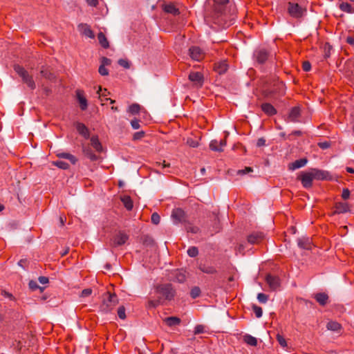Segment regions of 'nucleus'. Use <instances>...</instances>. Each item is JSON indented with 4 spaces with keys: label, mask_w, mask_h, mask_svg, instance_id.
Here are the masks:
<instances>
[{
    "label": "nucleus",
    "mask_w": 354,
    "mask_h": 354,
    "mask_svg": "<svg viewBox=\"0 0 354 354\" xmlns=\"http://www.w3.org/2000/svg\"><path fill=\"white\" fill-rule=\"evenodd\" d=\"M28 286H29L30 289H31L32 290H35L39 288L40 290L42 292L44 290L43 288L39 287V285L37 284V283L33 280H31L29 281Z\"/></svg>",
    "instance_id": "46"
},
{
    "label": "nucleus",
    "mask_w": 354,
    "mask_h": 354,
    "mask_svg": "<svg viewBox=\"0 0 354 354\" xmlns=\"http://www.w3.org/2000/svg\"><path fill=\"white\" fill-rule=\"evenodd\" d=\"M318 146L322 149H326L330 147V143L328 142H319Z\"/></svg>",
    "instance_id": "62"
},
{
    "label": "nucleus",
    "mask_w": 354,
    "mask_h": 354,
    "mask_svg": "<svg viewBox=\"0 0 354 354\" xmlns=\"http://www.w3.org/2000/svg\"><path fill=\"white\" fill-rule=\"evenodd\" d=\"M326 328L329 330H331V331H333V332H335L337 333H341L342 330V326L337 322L329 321L326 324Z\"/></svg>",
    "instance_id": "23"
},
{
    "label": "nucleus",
    "mask_w": 354,
    "mask_h": 354,
    "mask_svg": "<svg viewBox=\"0 0 354 354\" xmlns=\"http://www.w3.org/2000/svg\"><path fill=\"white\" fill-rule=\"evenodd\" d=\"M267 283L272 290H277L280 286L279 278L272 274H268L266 277Z\"/></svg>",
    "instance_id": "16"
},
{
    "label": "nucleus",
    "mask_w": 354,
    "mask_h": 354,
    "mask_svg": "<svg viewBox=\"0 0 354 354\" xmlns=\"http://www.w3.org/2000/svg\"><path fill=\"white\" fill-rule=\"evenodd\" d=\"M266 145V140L263 138H260L257 140V146L259 147Z\"/></svg>",
    "instance_id": "63"
},
{
    "label": "nucleus",
    "mask_w": 354,
    "mask_h": 354,
    "mask_svg": "<svg viewBox=\"0 0 354 354\" xmlns=\"http://www.w3.org/2000/svg\"><path fill=\"white\" fill-rule=\"evenodd\" d=\"M57 156L59 158L68 160L73 165H75L77 162L76 157L69 153L59 152L57 153Z\"/></svg>",
    "instance_id": "31"
},
{
    "label": "nucleus",
    "mask_w": 354,
    "mask_h": 354,
    "mask_svg": "<svg viewBox=\"0 0 354 354\" xmlns=\"http://www.w3.org/2000/svg\"><path fill=\"white\" fill-rule=\"evenodd\" d=\"M99 73L102 76H106L109 75L108 69L104 66L103 65H100L98 68Z\"/></svg>",
    "instance_id": "54"
},
{
    "label": "nucleus",
    "mask_w": 354,
    "mask_h": 354,
    "mask_svg": "<svg viewBox=\"0 0 354 354\" xmlns=\"http://www.w3.org/2000/svg\"><path fill=\"white\" fill-rule=\"evenodd\" d=\"M201 289L198 286H194L191 289L190 296L192 299H196L201 295Z\"/></svg>",
    "instance_id": "39"
},
{
    "label": "nucleus",
    "mask_w": 354,
    "mask_h": 354,
    "mask_svg": "<svg viewBox=\"0 0 354 354\" xmlns=\"http://www.w3.org/2000/svg\"><path fill=\"white\" fill-rule=\"evenodd\" d=\"M53 165L62 169L66 170L69 169V165L67 162L62 160L54 161L53 162Z\"/></svg>",
    "instance_id": "37"
},
{
    "label": "nucleus",
    "mask_w": 354,
    "mask_h": 354,
    "mask_svg": "<svg viewBox=\"0 0 354 354\" xmlns=\"http://www.w3.org/2000/svg\"><path fill=\"white\" fill-rule=\"evenodd\" d=\"M301 115L300 108L299 106L292 107L288 116V122H297Z\"/></svg>",
    "instance_id": "17"
},
{
    "label": "nucleus",
    "mask_w": 354,
    "mask_h": 354,
    "mask_svg": "<svg viewBox=\"0 0 354 354\" xmlns=\"http://www.w3.org/2000/svg\"><path fill=\"white\" fill-rule=\"evenodd\" d=\"M145 135V132L143 131L136 132L133 136V140H141L142 138H144Z\"/></svg>",
    "instance_id": "51"
},
{
    "label": "nucleus",
    "mask_w": 354,
    "mask_h": 354,
    "mask_svg": "<svg viewBox=\"0 0 354 354\" xmlns=\"http://www.w3.org/2000/svg\"><path fill=\"white\" fill-rule=\"evenodd\" d=\"M76 129L77 132L82 136L84 138L88 139L90 136L88 129L81 122H77L76 125Z\"/></svg>",
    "instance_id": "22"
},
{
    "label": "nucleus",
    "mask_w": 354,
    "mask_h": 354,
    "mask_svg": "<svg viewBox=\"0 0 354 354\" xmlns=\"http://www.w3.org/2000/svg\"><path fill=\"white\" fill-rule=\"evenodd\" d=\"M264 234L261 232H254L248 236V241L251 244L260 243L264 239Z\"/></svg>",
    "instance_id": "15"
},
{
    "label": "nucleus",
    "mask_w": 354,
    "mask_h": 354,
    "mask_svg": "<svg viewBox=\"0 0 354 354\" xmlns=\"http://www.w3.org/2000/svg\"><path fill=\"white\" fill-rule=\"evenodd\" d=\"M118 304V299L115 293L107 292L103 297V301L100 306V310L103 313L111 312Z\"/></svg>",
    "instance_id": "2"
},
{
    "label": "nucleus",
    "mask_w": 354,
    "mask_h": 354,
    "mask_svg": "<svg viewBox=\"0 0 354 354\" xmlns=\"http://www.w3.org/2000/svg\"><path fill=\"white\" fill-rule=\"evenodd\" d=\"M302 68L304 71L308 72L311 69V64L308 61H305L303 62Z\"/></svg>",
    "instance_id": "57"
},
{
    "label": "nucleus",
    "mask_w": 354,
    "mask_h": 354,
    "mask_svg": "<svg viewBox=\"0 0 354 354\" xmlns=\"http://www.w3.org/2000/svg\"><path fill=\"white\" fill-rule=\"evenodd\" d=\"M91 145L95 149L96 151H102L103 148L102 144L99 141L98 137L97 136H93L91 138Z\"/></svg>",
    "instance_id": "30"
},
{
    "label": "nucleus",
    "mask_w": 354,
    "mask_h": 354,
    "mask_svg": "<svg viewBox=\"0 0 354 354\" xmlns=\"http://www.w3.org/2000/svg\"><path fill=\"white\" fill-rule=\"evenodd\" d=\"M226 145L225 139L221 140H212L209 143V148L214 151L221 152L223 151V147Z\"/></svg>",
    "instance_id": "14"
},
{
    "label": "nucleus",
    "mask_w": 354,
    "mask_h": 354,
    "mask_svg": "<svg viewBox=\"0 0 354 354\" xmlns=\"http://www.w3.org/2000/svg\"><path fill=\"white\" fill-rule=\"evenodd\" d=\"M186 230L187 232L196 234L199 232V228L196 226L188 225L186 227Z\"/></svg>",
    "instance_id": "53"
},
{
    "label": "nucleus",
    "mask_w": 354,
    "mask_h": 354,
    "mask_svg": "<svg viewBox=\"0 0 354 354\" xmlns=\"http://www.w3.org/2000/svg\"><path fill=\"white\" fill-rule=\"evenodd\" d=\"M151 220L153 224L158 225L160 221V216L158 213L154 212L151 215Z\"/></svg>",
    "instance_id": "48"
},
{
    "label": "nucleus",
    "mask_w": 354,
    "mask_h": 354,
    "mask_svg": "<svg viewBox=\"0 0 354 354\" xmlns=\"http://www.w3.org/2000/svg\"><path fill=\"white\" fill-rule=\"evenodd\" d=\"M262 111L268 115H274L277 113L276 109L270 103H263L261 104Z\"/></svg>",
    "instance_id": "29"
},
{
    "label": "nucleus",
    "mask_w": 354,
    "mask_h": 354,
    "mask_svg": "<svg viewBox=\"0 0 354 354\" xmlns=\"http://www.w3.org/2000/svg\"><path fill=\"white\" fill-rule=\"evenodd\" d=\"M308 162V160L306 158L297 160L288 165L289 170H295L301 167H304Z\"/></svg>",
    "instance_id": "20"
},
{
    "label": "nucleus",
    "mask_w": 354,
    "mask_h": 354,
    "mask_svg": "<svg viewBox=\"0 0 354 354\" xmlns=\"http://www.w3.org/2000/svg\"><path fill=\"white\" fill-rule=\"evenodd\" d=\"M339 9L347 13H354V7L348 2H342L339 6Z\"/></svg>",
    "instance_id": "32"
},
{
    "label": "nucleus",
    "mask_w": 354,
    "mask_h": 354,
    "mask_svg": "<svg viewBox=\"0 0 354 354\" xmlns=\"http://www.w3.org/2000/svg\"><path fill=\"white\" fill-rule=\"evenodd\" d=\"M350 196V191L348 190V189L347 188H345L343 189L342 191V197L344 200H346L349 198Z\"/></svg>",
    "instance_id": "61"
},
{
    "label": "nucleus",
    "mask_w": 354,
    "mask_h": 354,
    "mask_svg": "<svg viewBox=\"0 0 354 354\" xmlns=\"http://www.w3.org/2000/svg\"><path fill=\"white\" fill-rule=\"evenodd\" d=\"M298 246L304 250H310L311 249V241L308 237H301L298 239L297 241Z\"/></svg>",
    "instance_id": "25"
},
{
    "label": "nucleus",
    "mask_w": 354,
    "mask_h": 354,
    "mask_svg": "<svg viewBox=\"0 0 354 354\" xmlns=\"http://www.w3.org/2000/svg\"><path fill=\"white\" fill-rule=\"evenodd\" d=\"M276 338L281 346H282L283 348H286L288 346L286 340L283 335L278 333L277 335Z\"/></svg>",
    "instance_id": "40"
},
{
    "label": "nucleus",
    "mask_w": 354,
    "mask_h": 354,
    "mask_svg": "<svg viewBox=\"0 0 354 354\" xmlns=\"http://www.w3.org/2000/svg\"><path fill=\"white\" fill-rule=\"evenodd\" d=\"M38 281L41 284H46L48 283L49 280L48 278L46 277L41 276L38 278Z\"/></svg>",
    "instance_id": "64"
},
{
    "label": "nucleus",
    "mask_w": 354,
    "mask_h": 354,
    "mask_svg": "<svg viewBox=\"0 0 354 354\" xmlns=\"http://www.w3.org/2000/svg\"><path fill=\"white\" fill-rule=\"evenodd\" d=\"M131 125L133 129H138L140 127V120L134 119L131 121Z\"/></svg>",
    "instance_id": "56"
},
{
    "label": "nucleus",
    "mask_w": 354,
    "mask_h": 354,
    "mask_svg": "<svg viewBox=\"0 0 354 354\" xmlns=\"http://www.w3.org/2000/svg\"><path fill=\"white\" fill-rule=\"evenodd\" d=\"M228 64L227 62V60L225 59L215 62L214 64V71L218 73L219 75H223L228 70Z\"/></svg>",
    "instance_id": "11"
},
{
    "label": "nucleus",
    "mask_w": 354,
    "mask_h": 354,
    "mask_svg": "<svg viewBox=\"0 0 354 354\" xmlns=\"http://www.w3.org/2000/svg\"><path fill=\"white\" fill-rule=\"evenodd\" d=\"M314 298L322 306H324L328 301V296L325 292H319L315 295Z\"/></svg>",
    "instance_id": "27"
},
{
    "label": "nucleus",
    "mask_w": 354,
    "mask_h": 354,
    "mask_svg": "<svg viewBox=\"0 0 354 354\" xmlns=\"http://www.w3.org/2000/svg\"><path fill=\"white\" fill-rule=\"evenodd\" d=\"M140 110V106L136 103L132 104L131 105H130L129 106V109H128V111L133 115L138 113Z\"/></svg>",
    "instance_id": "38"
},
{
    "label": "nucleus",
    "mask_w": 354,
    "mask_h": 354,
    "mask_svg": "<svg viewBox=\"0 0 354 354\" xmlns=\"http://www.w3.org/2000/svg\"><path fill=\"white\" fill-rule=\"evenodd\" d=\"M154 293L156 298L149 299L147 301V308H154L160 305H163L166 301L174 299L176 294L175 290L170 283L158 285L155 288Z\"/></svg>",
    "instance_id": "1"
},
{
    "label": "nucleus",
    "mask_w": 354,
    "mask_h": 354,
    "mask_svg": "<svg viewBox=\"0 0 354 354\" xmlns=\"http://www.w3.org/2000/svg\"><path fill=\"white\" fill-rule=\"evenodd\" d=\"M162 7L164 12L171 14L174 16H177L180 14L179 9L176 8L174 3L170 2L169 3H165Z\"/></svg>",
    "instance_id": "18"
},
{
    "label": "nucleus",
    "mask_w": 354,
    "mask_h": 354,
    "mask_svg": "<svg viewBox=\"0 0 354 354\" xmlns=\"http://www.w3.org/2000/svg\"><path fill=\"white\" fill-rule=\"evenodd\" d=\"M187 254L190 257H195L198 254V250L196 247H190L187 250Z\"/></svg>",
    "instance_id": "42"
},
{
    "label": "nucleus",
    "mask_w": 354,
    "mask_h": 354,
    "mask_svg": "<svg viewBox=\"0 0 354 354\" xmlns=\"http://www.w3.org/2000/svg\"><path fill=\"white\" fill-rule=\"evenodd\" d=\"M1 295L3 296L4 297L10 299V300L15 299V297L11 293H10L4 290H1Z\"/></svg>",
    "instance_id": "58"
},
{
    "label": "nucleus",
    "mask_w": 354,
    "mask_h": 354,
    "mask_svg": "<svg viewBox=\"0 0 354 354\" xmlns=\"http://www.w3.org/2000/svg\"><path fill=\"white\" fill-rule=\"evenodd\" d=\"M111 60L110 59L105 57H102L100 65H103L104 66H106L111 65Z\"/></svg>",
    "instance_id": "59"
},
{
    "label": "nucleus",
    "mask_w": 354,
    "mask_h": 354,
    "mask_svg": "<svg viewBox=\"0 0 354 354\" xmlns=\"http://www.w3.org/2000/svg\"><path fill=\"white\" fill-rule=\"evenodd\" d=\"M189 80L197 86H202L203 84V75L201 72H191Z\"/></svg>",
    "instance_id": "12"
},
{
    "label": "nucleus",
    "mask_w": 354,
    "mask_h": 354,
    "mask_svg": "<svg viewBox=\"0 0 354 354\" xmlns=\"http://www.w3.org/2000/svg\"><path fill=\"white\" fill-rule=\"evenodd\" d=\"M83 30H82V33L91 38V39H94L95 38V35H94V32H93V30L91 29L90 26L87 24H81L80 25Z\"/></svg>",
    "instance_id": "34"
},
{
    "label": "nucleus",
    "mask_w": 354,
    "mask_h": 354,
    "mask_svg": "<svg viewBox=\"0 0 354 354\" xmlns=\"http://www.w3.org/2000/svg\"><path fill=\"white\" fill-rule=\"evenodd\" d=\"M259 301L261 304H265L268 299V296L264 293H259L257 295Z\"/></svg>",
    "instance_id": "49"
},
{
    "label": "nucleus",
    "mask_w": 354,
    "mask_h": 354,
    "mask_svg": "<svg viewBox=\"0 0 354 354\" xmlns=\"http://www.w3.org/2000/svg\"><path fill=\"white\" fill-rule=\"evenodd\" d=\"M324 57L325 59H326L330 56V50L332 49V46L328 43H326L324 44Z\"/></svg>",
    "instance_id": "43"
},
{
    "label": "nucleus",
    "mask_w": 354,
    "mask_h": 354,
    "mask_svg": "<svg viewBox=\"0 0 354 354\" xmlns=\"http://www.w3.org/2000/svg\"><path fill=\"white\" fill-rule=\"evenodd\" d=\"M14 70L19 76L21 77L23 82L26 84L28 88L31 90H34L36 88L32 75H30L23 66L16 64L14 66Z\"/></svg>",
    "instance_id": "3"
},
{
    "label": "nucleus",
    "mask_w": 354,
    "mask_h": 354,
    "mask_svg": "<svg viewBox=\"0 0 354 354\" xmlns=\"http://www.w3.org/2000/svg\"><path fill=\"white\" fill-rule=\"evenodd\" d=\"M40 74L42 77L49 80H53L55 78V75L53 73L51 72V70L49 67H46L44 66H41L40 70Z\"/></svg>",
    "instance_id": "28"
},
{
    "label": "nucleus",
    "mask_w": 354,
    "mask_h": 354,
    "mask_svg": "<svg viewBox=\"0 0 354 354\" xmlns=\"http://www.w3.org/2000/svg\"><path fill=\"white\" fill-rule=\"evenodd\" d=\"M244 342L248 345L256 346L257 345V339L254 337H252L250 335H245L243 336Z\"/></svg>",
    "instance_id": "36"
},
{
    "label": "nucleus",
    "mask_w": 354,
    "mask_h": 354,
    "mask_svg": "<svg viewBox=\"0 0 354 354\" xmlns=\"http://www.w3.org/2000/svg\"><path fill=\"white\" fill-rule=\"evenodd\" d=\"M288 12L294 18H301L306 12V10L302 8L298 3L289 2L288 5Z\"/></svg>",
    "instance_id": "5"
},
{
    "label": "nucleus",
    "mask_w": 354,
    "mask_h": 354,
    "mask_svg": "<svg viewBox=\"0 0 354 354\" xmlns=\"http://www.w3.org/2000/svg\"><path fill=\"white\" fill-rule=\"evenodd\" d=\"M205 330V326L201 324L196 325L194 328V335H198L203 333Z\"/></svg>",
    "instance_id": "50"
},
{
    "label": "nucleus",
    "mask_w": 354,
    "mask_h": 354,
    "mask_svg": "<svg viewBox=\"0 0 354 354\" xmlns=\"http://www.w3.org/2000/svg\"><path fill=\"white\" fill-rule=\"evenodd\" d=\"M176 279L179 283H183L186 280V276L184 272H178L176 274Z\"/></svg>",
    "instance_id": "44"
},
{
    "label": "nucleus",
    "mask_w": 354,
    "mask_h": 354,
    "mask_svg": "<svg viewBox=\"0 0 354 354\" xmlns=\"http://www.w3.org/2000/svg\"><path fill=\"white\" fill-rule=\"evenodd\" d=\"M171 218L175 224L183 223L186 221L185 213L180 208L173 209L171 212Z\"/></svg>",
    "instance_id": "9"
},
{
    "label": "nucleus",
    "mask_w": 354,
    "mask_h": 354,
    "mask_svg": "<svg viewBox=\"0 0 354 354\" xmlns=\"http://www.w3.org/2000/svg\"><path fill=\"white\" fill-rule=\"evenodd\" d=\"M129 239V236L123 231H120L111 239V245L118 247L124 245Z\"/></svg>",
    "instance_id": "8"
},
{
    "label": "nucleus",
    "mask_w": 354,
    "mask_h": 354,
    "mask_svg": "<svg viewBox=\"0 0 354 354\" xmlns=\"http://www.w3.org/2000/svg\"><path fill=\"white\" fill-rule=\"evenodd\" d=\"M77 100L80 104L81 110L85 111L88 107V102L84 96V92L82 90L77 89L75 91Z\"/></svg>",
    "instance_id": "13"
},
{
    "label": "nucleus",
    "mask_w": 354,
    "mask_h": 354,
    "mask_svg": "<svg viewBox=\"0 0 354 354\" xmlns=\"http://www.w3.org/2000/svg\"><path fill=\"white\" fill-rule=\"evenodd\" d=\"M92 293V290L91 288L84 289L81 292V297H86L91 295Z\"/></svg>",
    "instance_id": "60"
},
{
    "label": "nucleus",
    "mask_w": 354,
    "mask_h": 354,
    "mask_svg": "<svg viewBox=\"0 0 354 354\" xmlns=\"http://www.w3.org/2000/svg\"><path fill=\"white\" fill-rule=\"evenodd\" d=\"M97 39L102 47H103L104 48H108L109 47V43L107 40V38L106 37L105 35L103 32H100L98 33Z\"/></svg>",
    "instance_id": "33"
},
{
    "label": "nucleus",
    "mask_w": 354,
    "mask_h": 354,
    "mask_svg": "<svg viewBox=\"0 0 354 354\" xmlns=\"http://www.w3.org/2000/svg\"><path fill=\"white\" fill-rule=\"evenodd\" d=\"M82 151L84 156L89 158L91 161H95L99 158V156L93 152L91 148L89 146L83 145Z\"/></svg>",
    "instance_id": "24"
},
{
    "label": "nucleus",
    "mask_w": 354,
    "mask_h": 354,
    "mask_svg": "<svg viewBox=\"0 0 354 354\" xmlns=\"http://www.w3.org/2000/svg\"><path fill=\"white\" fill-rule=\"evenodd\" d=\"M121 201L127 210H131L133 205V201L130 196H124L121 198Z\"/></svg>",
    "instance_id": "35"
},
{
    "label": "nucleus",
    "mask_w": 354,
    "mask_h": 354,
    "mask_svg": "<svg viewBox=\"0 0 354 354\" xmlns=\"http://www.w3.org/2000/svg\"><path fill=\"white\" fill-rule=\"evenodd\" d=\"M270 56V52L263 48H257L254 51L253 59L254 60L259 64H264Z\"/></svg>",
    "instance_id": "4"
},
{
    "label": "nucleus",
    "mask_w": 354,
    "mask_h": 354,
    "mask_svg": "<svg viewBox=\"0 0 354 354\" xmlns=\"http://www.w3.org/2000/svg\"><path fill=\"white\" fill-rule=\"evenodd\" d=\"M188 54L192 60L196 62H201L205 57V52L200 47L196 46L189 48Z\"/></svg>",
    "instance_id": "6"
},
{
    "label": "nucleus",
    "mask_w": 354,
    "mask_h": 354,
    "mask_svg": "<svg viewBox=\"0 0 354 354\" xmlns=\"http://www.w3.org/2000/svg\"><path fill=\"white\" fill-rule=\"evenodd\" d=\"M335 209L333 214H339L350 212L348 204L346 203H336L335 205Z\"/></svg>",
    "instance_id": "19"
},
{
    "label": "nucleus",
    "mask_w": 354,
    "mask_h": 354,
    "mask_svg": "<svg viewBox=\"0 0 354 354\" xmlns=\"http://www.w3.org/2000/svg\"><path fill=\"white\" fill-rule=\"evenodd\" d=\"M298 179L301 181L302 186L306 189H309L313 186V180L314 178L310 170L309 171L301 172L298 176Z\"/></svg>",
    "instance_id": "7"
},
{
    "label": "nucleus",
    "mask_w": 354,
    "mask_h": 354,
    "mask_svg": "<svg viewBox=\"0 0 354 354\" xmlns=\"http://www.w3.org/2000/svg\"><path fill=\"white\" fill-rule=\"evenodd\" d=\"M118 64L124 68H129L130 64L128 60L124 59H120L118 60Z\"/></svg>",
    "instance_id": "52"
},
{
    "label": "nucleus",
    "mask_w": 354,
    "mask_h": 354,
    "mask_svg": "<svg viewBox=\"0 0 354 354\" xmlns=\"http://www.w3.org/2000/svg\"><path fill=\"white\" fill-rule=\"evenodd\" d=\"M163 322L169 326L173 327L180 325L181 319L177 317H168L163 319Z\"/></svg>",
    "instance_id": "26"
},
{
    "label": "nucleus",
    "mask_w": 354,
    "mask_h": 354,
    "mask_svg": "<svg viewBox=\"0 0 354 354\" xmlns=\"http://www.w3.org/2000/svg\"><path fill=\"white\" fill-rule=\"evenodd\" d=\"M118 315L120 319H124L126 318L125 314V308L123 306H121L118 309Z\"/></svg>",
    "instance_id": "47"
},
{
    "label": "nucleus",
    "mask_w": 354,
    "mask_h": 354,
    "mask_svg": "<svg viewBox=\"0 0 354 354\" xmlns=\"http://www.w3.org/2000/svg\"><path fill=\"white\" fill-rule=\"evenodd\" d=\"M186 143L190 147L193 148L197 147L198 146V142L196 140H194L192 138H188L187 139Z\"/></svg>",
    "instance_id": "45"
},
{
    "label": "nucleus",
    "mask_w": 354,
    "mask_h": 354,
    "mask_svg": "<svg viewBox=\"0 0 354 354\" xmlns=\"http://www.w3.org/2000/svg\"><path fill=\"white\" fill-rule=\"evenodd\" d=\"M252 310L255 313V315L257 318L261 317L263 315V310L260 306H258L255 304L252 305Z\"/></svg>",
    "instance_id": "41"
},
{
    "label": "nucleus",
    "mask_w": 354,
    "mask_h": 354,
    "mask_svg": "<svg viewBox=\"0 0 354 354\" xmlns=\"http://www.w3.org/2000/svg\"><path fill=\"white\" fill-rule=\"evenodd\" d=\"M253 171L252 168L250 167H246L243 169H240L237 171V174L239 175H244L246 174H248L250 172H252Z\"/></svg>",
    "instance_id": "55"
},
{
    "label": "nucleus",
    "mask_w": 354,
    "mask_h": 354,
    "mask_svg": "<svg viewBox=\"0 0 354 354\" xmlns=\"http://www.w3.org/2000/svg\"><path fill=\"white\" fill-rule=\"evenodd\" d=\"M198 269L203 273L208 274H214L217 273V270L214 266L205 263H201L198 266Z\"/></svg>",
    "instance_id": "21"
},
{
    "label": "nucleus",
    "mask_w": 354,
    "mask_h": 354,
    "mask_svg": "<svg viewBox=\"0 0 354 354\" xmlns=\"http://www.w3.org/2000/svg\"><path fill=\"white\" fill-rule=\"evenodd\" d=\"M310 171L314 179L319 180L330 179V174L326 171L320 170L318 169H311Z\"/></svg>",
    "instance_id": "10"
}]
</instances>
